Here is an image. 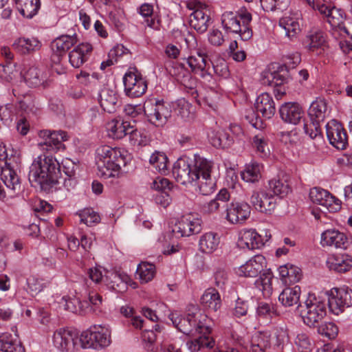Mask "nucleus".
Instances as JSON below:
<instances>
[{
	"label": "nucleus",
	"mask_w": 352,
	"mask_h": 352,
	"mask_svg": "<svg viewBox=\"0 0 352 352\" xmlns=\"http://www.w3.org/2000/svg\"><path fill=\"white\" fill-rule=\"evenodd\" d=\"M79 343L83 349L101 351L111 343V331L109 326L94 324L80 333Z\"/></svg>",
	"instance_id": "nucleus-6"
},
{
	"label": "nucleus",
	"mask_w": 352,
	"mask_h": 352,
	"mask_svg": "<svg viewBox=\"0 0 352 352\" xmlns=\"http://www.w3.org/2000/svg\"><path fill=\"white\" fill-rule=\"evenodd\" d=\"M327 266L330 270L344 273L351 268L352 258L346 254L333 255L327 258Z\"/></svg>",
	"instance_id": "nucleus-33"
},
{
	"label": "nucleus",
	"mask_w": 352,
	"mask_h": 352,
	"mask_svg": "<svg viewBox=\"0 0 352 352\" xmlns=\"http://www.w3.org/2000/svg\"><path fill=\"white\" fill-rule=\"evenodd\" d=\"M78 43V38L76 34L73 35L63 34L55 38L52 44L51 48L54 53V56H57V60L59 58L71 49Z\"/></svg>",
	"instance_id": "nucleus-27"
},
{
	"label": "nucleus",
	"mask_w": 352,
	"mask_h": 352,
	"mask_svg": "<svg viewBox=\"0 0 352 352\" xmlns=\"http://www.w3.org/2000/svg\"><path fill=\"white\" fill-rule=\"evenodd\" d=\"M15 65L11 62H7L6 65H0V78L8 82L12 81L16 77L19 73L15 69Z\"/></svg>",
	"instance_id": "nucleus-58"
},
{
	"label": "nucleus",
	"mask_w": 352,
	"mask_h": 352,
	"mask_svg": "<svg viewBox=\"0 0 352 352\" xmlns=\"http://www.w3.org/2000/svg\"><path fill=\"white\" fill-rule=\"evenodd\" d=\"M274 278L272 271L269 269L264 271L259 278L255 281V285L260 290H262L264 295L269 296L272 294V280Z\"/></svg>",
	"instance_id": "nucleus-49"
},
{
	"label": "nucleus",
	"mask_w": 352,
	"mask_h": 352,
	"mask_svg": "<svg viewBox=\"0 0 352 352\" xmlns=\"http://www.w3.org/2000/svg\"><path fill=\"white\" fill-rule=\"evenodd\" d=\"M261 5L265 11L283 10L288 6V0H260Z\"/></svg>",
	"instance_id": "nucleus-57"
},
{
	"label": "nucleus",
	"mask_w": 352,
	"mask_h": 352,
	"mask_svg": "<svg viewBox=\"0 0 352 352\" xmlns=\"http://www.w3.org/2000/svg\"><path fill=\"white\" fill-rule=\"evenodd\" d=\"M89 43H80L75 47L69 54V61L72 67L79 68L88 59V56L92 51Z\"/></svg>",
	"instance_id": "nucleus-30"
},
{
	"label": "nucleus",
	"mask_w": 352,
	"mask_h": 352,
	"mask_svg": "<svg viewBox=\"0 0 352 352\" xmlns=\"http://www.w3.org/2000/svg\"><path fill=\"white\" fill-rule=\"evenodd\" d=\"M214 285L219 289L224 290L228 283V273L224 269H218L214 274Z\"/></svg>",
	"instance_id": "nucleus-61"
},
{
	"label": "nucleus",
	"mask_w": 352,
	"mask_h": 352,
	"mask_svg": "<svg viewBox=\"0 0 352 352\" xmlns=\"http://www.w3.org/2000/svg\"><path fill=\"white\" fill-rule=\"evenodd\" d=\"M194 339L186 342V347L190 352H208L215 346L214 340L208 334L198 333Z\"/></svg>",
	"instance_id": "nucleus-29"
},
{
	"label": "nucleus",
	"mask_w": 352,
	"mask_h": 352,
	"mask_svg": "<svg viewBox=\"0 0 352 352\" xmlns=\"http://www.w3.org/2000/svg\"><path fill=\"white\" fill-rule=\"evenodd\" d=\"M279 25L284 31L285 34L289 39L295 37L300 31V24L297 19L291 16H284L279 21Z\"/></svg>",
	"instance_id": "nucleus-44"
},
{
	"label": "nucleus",
	"mask_w": 352,
	"mask_h": 352,
	"mask_svg": "<svg viewBox=\"0 0 352 352\" xmlns=\"http://www.w3.org/2000/svg\"><path fill=\"white\" fill-rule=\"evenodd\" d=\"M259 113L254 112V110L250 109L246 112L245 115V120L256 129H263L264 124L263 120L258 116Z\"/></svg>",
	"instance_id": "nucleus-63"
},
{
	"label": "nucleus",
	"mask_w": 352,
	"mask_h": 352,
	"mask_svg": "<svg viewBox=\"0 0 352 352\" xmlns=\"http://www.w3.org/2000/svg\"><path fill=\"white\" fill-rule=\"evenodd\" d=\"M186 217L188 221H190L189 228H190L192 235L199 233L202 230V220L192 214H186Z\"/></svg>",
	"instance_id": "nucleus-62"
},
{
	"label": "nucleus",
	"mask_w": 352,
	"mask_h": 352,
	"mask_svg": "<svg viewBox=\"0 0 352 352\" xmlns=\"http://www.w3.org/2000/svg\"><path fill=\"white\" fill-rule=\"evenodd\" d=\"M252 145L256 149L261 157H266L270 153L267 140L261 133L255 135L252 138Z\"/></svg>",
	"instance_id": "nucleus-52"
},
{
	"label": "nucleus",
	"mask_w": 352,
	"mask_h": 352,
	"mask_svg": "<svg viewBox=\"0 0 352 352\" xmlns=\"http://www.w3.org/2000/svg\"><path fill=\"white\" fill-rule=\"evenodd\" d=\"M287 279L285 280V285L289 286L297 282L301 278V270L297 266L290 265Z\"/></svg>",
	"instance_id": "nucleus-64"
},
{
	"label": "nucleus",
	"mask_w": 352,
	"mask_h": 352,
	"mask_svg": "<svg viewBox=\"0 0 352 352\" xmlns=\"http://www.w3.org/2000/svg\"><path fill=\"white\" fill-rule=\"evenodd\" d=\"M144 112L148 120L156 126H164L171 116V108L168 102L163 100H150L144 105Z\"/></svg>",
	"instance_id": "nucleus-11"
},
{
	"label": "nucleus",
	"mask_w": 352,
	"mask_h": 352,
	"mask_svg": "<svg viewBox=\"0 0 352 352\" xmlns=\"http://www.w3.org/2000/svg\"><path fill=\"white\" fill-rule=\"evenodd\" d=\"M321 245L336 249H347L349 241L346 235L338 230H327L321 234Z\"/></svg>",
	"instance_id": "nucleus-20"
},
{
	"label": "nucleus",
	"mask_w": 352,
	"mask_h": 352,
	"mask_svg": "<svg viewBox=\"0 0 352 352\" xmlns=\"http://www.w3.org/2000/svg\"><path fill=\"white\" fill-rule=\"evenodd\" d=\"M318 332L329 339H333L338 335V329L334 323L326 322L318 327Z\"/></svg>",
	"instance_id": "nucleus-60"
},
{
	"label": "nucleus",
	"mask_w": 352,
	"mask_h": 352,
	"mask_svg": "<svg viewBox=\"0 0 352 352\" xmlns=\"http://www.w3.org/2000/svg\"><path fill=\"white\" fill-rule=\"evenodd\" d=\"M149 163L161 173H165L167 171L168 157L163 152H154L150 157Z\"/></svg>",
	"instance_id": "nucleus-50"
},
{
	"label": "nucleus",
	"mask_w": 352,
	"mask_h": 352,
	"mask_svg": "<svg viewBox=\"0 0 352 352\" xmlns=\"http://www.w3.org/2000/svg\"><path fill=\"white\" fill-rule=\"evenodd\" d=\"M40 136L45 138V140L41 145L45 146L43 149L52 151L64 150L65 146L64 142L69 140V135L64 131H50L43 130L40 132Z\"/></svg>",
	"instance_id": "nucleus-15"
},
{
	"label": "nucleus",
	"mask_w": 352,
	"mask_h": 352,
	"mask_svg": "<svg viewBox=\"0 0 352 352\" xmlns=\"http://www.w3.org/2000/svg\"><path fill=\"white\" fill-rule=\"evenodd\" d=\"M230 195L226 188L221 189L214 199L203 204L201 210L206 214L224 212L229 206L228 204Z\"/></svg>",
	"instance_id": "nucleus-23"
},
{
	"label": "nucleus",
	"mask_w": 352,
	"mask_h": 352,
	"mask_svg": "<svg viewBox=\"0 0 352 352\" xmlns=\"http://www.w3.org/2000/svg\"><path fill=\"white\" fill-rule=\"evenodd\" d=\"M208 138L212 145L216 148H228L233 142L232 138L223 131H212L208 134Z\"/></svg>",
	"instance_id": "nucleus-45"
},
{
	"label": "nucleus",
	"mask_w": 352,
	"mask_h": 352,
	"mask_svg": "<svg viewBox=\"0 0 352 352\" xmlns=\"http://www.w3.org/2000/svg\"><path fill=\"white\" fill-rule=\"evenodd\" d=\"M0 178L7 187V188L13 193L19 192L21 190V182L16 171L6 163V165L1 168Z\"/></svg>",
	"instance_id": "nucleus-31"
},
{
	"label": "nucleus",
	"mask_w": 352,
	"mask_h": 352,
	"mask_svg": "<svg viewBox=\"0 0 352 352\" xmlns=\"http://www.w3.org/2000/svg\"><path fill=\"white\" fill-rule=\"evenodd\" d=\"M12 47L21 55H30L39 51L42 47V43L36 37L21 36L14 41Z\"/></svg>",
	"instance_id": "nucleus-22"
},
{
	"label": "nucleus",
	"mask_w": 352,
	"mask_h": 352,
	"mask_svg": "<svg viewBox=\"0 0 352 352\" xmlns=\"http://www.w3.org/2000/svg\"><path fill=\"white\" fill-rule=\"evenodd\" d=\"M250 201L256 210L264 213H271L276 206L274 197L264 191H253Z\"/></svg>",
	"instance_id": "nucleus-21"
},
{
	"label": "nucleus",
	"mask_w": 352,
	"mask_h": 352,
	"mask_svg": "<svg viewBox=\"0 0 352 352\" xmlns=\"http://www.w3.org/2000/svg\"><path fill=\"white\" fill-rule=\"evenodd\" d=\"M252 21V15L245 7L239 8L236 13L226 12L221 17L224 29L239 34L243 41H249L253 36Z\"/></svg>",
	"instance_id": "nucleus-4"
},
{
	"label": "nucleus",
	"mask_w": 352,
	"mask_h": 352,
	"mask_svg": "<svg viewBox=\"0 0 352 352\" xmlns=\"http://www.w3.org/2000/svg\"><path fill=\"white\" fill-rule=\"evenodd\" d=\"M266 267L265 258L257 254L248 261L244 265L239 268V274L246 277H256L264 271Z\"/></svg>",
	"instance_id": "nucleus-25"
},
{
	"label": "nucleus",
	"mask_w": 352,
	"mask_h": 352,
	"mask_svg": "<svg viewBox=\"0 0 352 352\" xmlns=\"http://www.w3.org/2000/svg\"><path fill=\"white\" fill-rule=\"evenodd\" d=\"M281 119L286 123L297 124L304 118L305 111L297 102H289L283 104L279 109Z\"/></svg>",
	"instance_id": "nucleus-19"
},
{
	"label": "nucleus",
	"mask_w": 352,
	"mask_h": 352,
	"mask_svg": "<svg viewBox=\"0 0 352 352\" xmlns=\"http://www.w3.org/2000/svg\"><path fill=\"white\" fill-rule=\"evenodd\" d=\"M186 63L195 73H200L204 77L206 74H210V60L208 55L202 50H197L195 54H191L187 58H184Z\"/></svg>",
	"instance_id": "nucleus-17"
},
{
	"label": "nucleus",
	"mask_w": 352,
	"mask_h": 352,
	"mask_svg": "<svg viewBox=\"0 0 352 352\" xmlns=\"http://www.w3.org/2000/svg\"><path fill=\"white\" fill-rule=\"evenodd\" d=\"M99 102L104 111L109 113L116 109L118 96L115 90L108 87H104L99 94Z\"/></svg>",
	"instance_id": "nucleus-34"
},
{
	"label": "nucleus",
	"mask_w": 352,
	"mask_h": 352,
	"mask_svg": "<svg viewBox=\"0 0 352 352\" xmlns=\"http://www.w3.org/2000/svg\"><path fill=\"white\" fill-rule=\"evenodd\" d=\"M265 236L264 240L254 230H244L240 233L237 245L243 250L260 249L270 237L267 235Z\"/></svg>",
	"instance_id": "nucleus-18"
},
{
	"label": "nucleus",
	"mask_w": 352,
	"mask_h": 352,
	"mask_svg": "<svg viewBox=\"0 0 352 352\" xmlns=\"http://www.w3.org/2000/svg\"><path fill=\"white\" fill-rule=\"evenodd\" d=\"M254 108L256 112L260 113L265 119H270L276 112L274 99L267 93H263L256 98Z\"/></svg>",
	"instance_id": "nucleus-28"
},
{
	"label": "nucleus",
	"mask_w": 352,
	"mask_h": 352,
	"mask_svg": "<svg viewBox=\"0 0 352 352\" xmlns=\"http://www.w3.org/2000/svg\"><path fill=\"white\" fill-rule=\"evenodd\" d=\"M206 318V315L202 314L200 311L189 313L183 317L176 309L175 313L169 314V318L173 324L179 331L191 337H195L198 333L209 334L210 333V327L205 322Z\"/></svg>",
	"instance_id": "nucleus-3"
},
{
	"label": "nucleus",
	"mask_w": 352,
	"mask_h": 352,
	"mask_svg": "<svg viewBox=\"0 0 352 352\" xmlns=\"http://www.w3.org/2000/svg\"><path fill=\"white\" fill-rule=\"evenodd\" d=\"M295 345L298 352H311L314 348V342L305 333H300L295 339Z\"/></svg>",
	"instance_id": "nucleus-54"
},
{
	"label": "nucleus",
	"mask_w": 352,
	"mask_h": 352,
	"mask_svg": "<svg viewBox=\"0 0 352 352\" xmlns=\"http://www.w3.org/2000/svg\"><path fill=\"white\" fill-rule=\"evenodd\" d=\"M220 243L219 236L212 232L203 234L199 241V247L201 252L206 254H210L214 252Z\"/></svg>",
	"instance_id": "nucleus-36"
},
{
	"label": "nucleus",
	"mask_w": 352,
	"mask_h": 352,
	"mask_svg": "<svg viewBox=\"0 0 352 352\" xmlns=\"http://www.w3.org/2000/svg\"><path fill=\"white\" fill-rule=\"evenodd\" d=\"M270 188L275 195L283 198L291 191L290 184L288 181V176H283L282 178H274L269 182Z\"/></svg>",
	"instance_id": "nucleus-42"
},
{
	"label": "nucleus",
	"mask_w": 352,
	"mask_h": 352,
	"mask_svg": "<svg viewBox=\"0 0 352 352\" xmlns=\"http://www.w3.org/2000/svg\"><path fill=\"white\" fill-rule=\"evenodd\" d=\"M208 12L206 8H197L190 15V25L199 33L205 32L208 28L210 17Z\"/></svg>",
	"instance_id": "nucleus-32"
},
{
	"label": "nucleus",
	"mask_w": 352,
	"mask_h": 352,
	"mask_svg": "<svg viewBox=\"0 0 352 352\" xmlns=\"http://www.w3.org/2000/svg\"><path fill=\"white\" fill-rule=\"evenodd\" d=\"M19 12L28 19L32 18L40 8V0H28L16 3Z\"/></svg>",
	"instance_id": "nucleus-47"
},
{
	"label": "nucleus",
	"mask_w": 352,
	"mask_h": 352,
	"mask_svg": "<svg viewBox=\"0 0 352 352\" xmlns=\"http://www.w3.org/2000/svg\"><path fill=\"white\" fill-rule=\"evenodd\" d=\"M300 292V287L299 286H295L293 288L287 287L279 295L278 300L285 307H292L298 305L297 308H298L300 306L298 304Z\"/></svg>",
	"instance_id": "nucleus-39"
},
{
	"label": "nucleus",
	"mask_w": 352,
	"mask_h": 352,
	"mask_svg": "<svg viewBox=\"0 0 352 352\" xmlns=\"http://www.w3.org/2000/svg\"><path fill=\"white\" fill-rule=\"evenodd\" d=\"M307 47L310 51L314 52L317 50H324L325 46V38L322 32H317L310 34L306 41Z\"/></svg>",
	"instance_id": "nucleus-53"
},
{
	"label": "nucleus",
	"mask_w": 352,
	"mask_h": 352,
	"mask_svg": "<svg viewBox=\"0 0 352 352\" xmlns=\"http://www.w3.org/2000/svg\"><path fill=\"white\" fill-rule=\"evenodd\" d=\"M200 302L206 308H219L221 299L219 292L214 287L208 288L200 298Z\"/></svg>",
	"instance_id": "nucleus-41"
},
{
	"label": "nucleus",
	"mask_w": 352,
	"mask_h": 352,
	"mask_svg": "<svg viewBox=\"0 0 352 352\" xmlns=\"http://www.w3.org/2000/svg\"><path fill=\"white\" fill-rule=\"evenodd\" d=\"M235 344L248 349L250 352H267L272 344V335L269 331H256L251 338L234 333L232 336Z\"/></svg>",
	"instance_id": "nucleus-9"
},
{
	"label": "nucleus",
	"mask_w": 352,
	"mask_h": 352,
	"mask_svg": "<svg viewBox=\"0 0 352 352\" xmlns=\"http://www.w3.org/2000/svg\"><path fill=\"white\" fill-rule=\"evenodd\" d=\"M155 274V267L153 264L142 262L137 267L136 277L142 283L151 281Z\"/></svg>",
	"instance_id": "nucleus-48"
},
{
	"label": "nucleus",
	"mask_w": 352,
	"mask_h": 352,
	"mask_svg": "<svg viewBox=\"0 0 352 352\" xmlns=\"http://www.w3.org/2000/svg\"><path fill=\"white\" fill-rule=\"evenodd\" d=\"M300 315L305 324L314 327L326 316V309H301Z\"/></svg>",
	"instance_id": "nucleus-43"
},
{
	"label": "nucleus",
	"mask_w": 352,
	"mask_h": 352,
	"mask_svg": "<svg viewBox=\"0 0 352 352\" xmlns=\"http://www.w3.org/2000/svg\"><path fill=\"white\" fill-rule=\"evenodd\" d=\"M327 136L329 143L338 149H344L347 144L346 133L342 124L331 120L326 124Z\"/></svg>",
	"instance_id": "nucleus-16"
},
{
	"label": "nucleus",
	"mask_w": 352,
	"mask_h": 352,
	"mask_svg": "<svg viewBox=\"0 0 352 352\" xmlns=\"http://www.w3.org/2000/svg\"><path fill=\"white\" fill-rule=\"evenodd\" d=\"M123 82L125 94L131 98L142 96L147 89L146 81L137 72H126L124 76Z\"/></svg>",
	"instance_id": "nucleus-14"
},
{
	"label": "nucleus",
	"mask_w": 352,
	"mask_h": 352,
	"mask_svg": "<svg viewBox=\"0 0 352 352\" xmlns=\"http://www.w3.org/2000/svg\"><path fill=\"white\" fill-rule=\"evenodd\" d=\"M305 304L307 308H349L352 307V292L334 289L330 294L318 297L309 294Z\"/></svg>",
	"instance_id": "nucleus-5"
},
{
	"label": "nucleus",
	"mask_w": 352,
	"mask_h": 352,
	"mask_svg": "<svg viewBox=\"0 0 352 352\" xmlns=\"http://www.w3.org/2000/svg\"><path fill=\"white\" fill-rule=\"evenodd\" d=\"M190 221H188L186 215L182 217L180 220L177 222L173 228V232L176 237L189 236L192 235L190 228H189Z\"/></svg>",
	"instance_id": "nucleus-55"
},
{
	"label": "nucleus",
	"mask_w": 352,
	"mask_h": 352,
	"mask_svg": "<svg viewBox=\"0 0 352 352\" xmlns=\"http://www.w3.org/2000/svg\"><path fill=\"white\" fill-rule=\"evenodd\" d=\"M0 349L4 352H25L22 344L8 332L0 333Z\"/></svg>",
	"instance_id": "nucleus-38"
},
{
	"label": "nucleus",
	"mask_w": 352,
	"mask_h": 352,
	"mask_svg": "<svg viewBox=\"0 0 352 352\" xmlns=\"http://www.w3.org/2000/svg\"><path fill=\"white\" fill-rule=\"evenodd\" d=\"M214 164L205 158L195 155L192 165L193 181L196 182L199 193L211 194L216 187V179L212 175Z\"/></svg>",
	"instance_id": "nucleus-7"
},
{
	"label": "nucleus",
	"mask_w": 352,
	"mask_h": 352,
	"mask_svg": "<svg viewBox=\"0 0 352 352\" xmlns=\"http://www.w3.org/2000/svg\"><path fill=\"white\" fill-rule=\"evenodd\" d=\"M80 333L74 329L60 327L53 333L54 346L60 352H74L78 349Z\"/></svg>",
	"instance_id": "nucleus-10"
},
{
	"label": "nucleus",
	"mask_w": 352,
	"mask_h": 352,
	"mask_svg": "<svg viewBox=\"0 0 352 352\" xmlns=\"http://www.w3.org/2000/svg\"><path fill=\"white\" fill-rule=\"evenodd\" d=\"M96 153L98 175L104 179L118 177L122 167L126 166L129 160L125 151L108 145L99 146Z\"/></svg>",
	"instance_id": "nucleus-2"
},
{
	"label": "nucleus",
	"mask_w": 352,
	"mask_h": 352,
	"mask_svg": "<svg viewBox=\"0 0 352 352\" xmlns=\"http://www.w3.org/2000/svg\"><path fill=\"white\" fill-rule=\"evenodd\" d=\"M129 278L126 274H120L117 272H109L105 276V283L109 288L116 292H122L127 288V281Z\"/></svg>",
	"instance_id": "nucleus-35"
},
{
	"label": "nucleus",
	"mask_w": 352,
	"mask_h": 352,
	"mask_svg": "<svg viewBox=\"0 0 352 352\" xmlns=\"http://www.w3.org/2000/svg\"><path fill=\"white\" fill-rule=\"evenodd\" d=\"M23 77L27 85L30 87H38L44 81L41 72L34 67L29 68Z\"/></svg>",
	"instance_id": "nucleus-51"
},
{
	"label": "nucleus",
	"mask_w": 352,
	"mask_h": 352,
	"mask_svg": "<svg viewBox=\"0 0 352 352\" xmlns=\"http://www.w3.org/2000/svg\"><path fill=\"white\" fill-rule=\"evenodd\" d=\"M173 175L176 181L182 185L190 184L193 181L192 166L185 160L179 159L173 168Z\"/></svg>",
	"instance_id": "nucleus-26"
},
{
	"label": "nucleus",
	"mask_w": 352,
	"mask_h": 352,
	"mask_svg": "<svg viewBox=\"0 0 352 352\" xmlns=\"http://www.w3.org/2000/svg\"><path fill=\"white\" fill-rule=\"evenodd\" d=\"M327 115V105L324 100L317 98L312 102L309 110L308 116L310 122L304 123L303 129L311 139H315L321 135L320 122H323Z\"/></svg>",
	"instance_id": "nucleus-8"
},
{
	"label": "nucleus",
	"mask_w": 352,
	"mask_h": 352,
	"mask_svg": "<svg viewBox=\"0 0 352 352\" xmlns=\"http://www.w3.org/2000/svg\"><path fill=\"white\" fill-rule=\"evenodd\" d=\"M62 170L65 175L68 177L63 179V185L67 190L72 188L76 185L75 175L78 166L70 159H65L62 161Z\"/></svg>",
	"instance_id": "nucleus-40"
},
{
	"label": "nucleus",
	"mask_w": 352,
	"mask_h": 352,
	"mask_svg": "<svg viewBox=\"0 0 352 352\" xmlns=\"http://www.w3.org/2000/svg\"><path fill=\"white\" fill-rule=\"evenodd\" d=\"M250 206L247 203H231L223 212L226 213V219L232 223H241L250 215Z\"/></svg>",
	"instance_id": "nucleus-24"
},
{
	"label": "nucleus",
	"mask_w": 352,
	"mask_h": 352,
	"mask_svg": "<svg viewBox=\"0 0 352 352\" xmlns=\"http://www.w3.org/2000/svg\"><path fill=\"white\" fill-rule=\"evenodd\" d=\"M263 83H267L269 85L275 87H280L276 89V91L278 94H285V85L289 80V75L287 67L283 65L275 64L272 65V69L266 71L264 73Z\"/></svg>",
	"instance_id": "nucleus-12"
},
{
	"label": "nucleus",
	"mask_w": 352,
	"mask_h": 352,
	"mask_svg": "<svg viewBox=\"0 0 352 352\" xmlns=\"http://www.w3.org/2000/svg\"><path fill=\"white\" fill-rule=\"evenodd\" d=\"M80 218V222L88 226H92L99 223L100 217L99 214L91 208H85L77 212Z\"/></svg>",
	"instance_id": "nucleus-56"
},
{
	"label": "nucleus",
	"mask_w": 352,
	"mask_h": 352,
	"mask_svg": "<svg viewBox=\"0 0 352 352\" xmlns=\"http://www.w3.org/2000/svg\"><path fill=\"white\" fill-rule=\"evenodd\" d=\"M262 168L259 163L255 162L246 165L245 170L241 172V178L246 182H257L261 177Z\"/></svg>",
	"instance_id": "nucleus-46"
},
{
	"label": "nucleus",
	"mask_w": 352,
	"mask_h": 352,
	"mask_svg": "<svg viewBox=\"0 0 352 352\" xmlns=\"http://www.w3.org/2000/svg\"><path fill=\"white\" fill-rule=\"evenodd\" d=\"M60 167L52 155L38 156L30 166L28 179L31 186L41 191L50 192L56 184L60 183Z\"/></svg>",
	"instance_id": "nucleus-1"
},
{
	"label": "nucleus",
	"mask_w": 352,
	"mask_h": 352,
	"mask_svg": "<svg viewBox=\"0 0 352 352\" xmlns=\"http://www.w3.org/2000/svg\"><path fill=\"white\" fill-rule=\"evenodd\" d=\"M309 198L314 204L322 206L330 212H335L341 208L339 199L320 187H314L310 190Z\"/></svg>",
	"instance_id": "nucleus-13"
},
{
	"label": "nucleus",
	"mask_w": 352,
	"mask_h": 352,
	"mask_svg": "<svg viewBox=\"0 0 352 352\" xmlns=\"http://www.w3.org/2000/svg\"><path fill=\"white\" fill-rule=\"evenodd\" d=\"M107 129L110 133L109 135L113 138L121 139L127 135L131 124L121 119H113L107 123Z\"/></svg>",
	"instance_id": "nucleus-37"
},
{
	"label": "nucleus",
	"mask_w": 352,
	"mask_h": 352,
	"mask_svg": "<svg viewBox=\"0 0 352 352\" xmlns=\"http://www.w3.org/2000/svg\"><path fill=\"white\" fill-rule=\"evenodd\" d=\"M344 12L342 10L332 6L327 21L333 27H340L343 24Z\"/></svg>",
	"instance_id": "nucleus-59"
}]
</instances>
